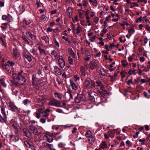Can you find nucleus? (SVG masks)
Returning a JSON list of instances; mask_svg holds the SVG:
<instances>
[{"label": "nucleus", "mask_w": 150, "mask_h": 150, "mask_svg": "<svg viewBox=\"0 0 150 150\" xmlns=\"http://www.w3.org/2000/svg\"><path fill=\"white\" fill-rule=\"evenodd\" d=\"M23 72V71L21 70L18 73H14L12 74V78L13 80L18 81L19 85L24 84L26 81V79L22 75Z\"/></svg>", "instance_id": "1"}, {"label": "nucleus", "mask_w": 150, "mask_h": 150, "mask_svg": "<svg viewBox=\"0 0 150 150\" xmlns=\"http://www.w3.org/2000/svg\"><path fill=\"white\" fill-rule=\"evenodd\" d=\"M1 64L3 68L5 70L8 74L11 75L12 71V69L11 68V66H10L4 60L2 61Z\"/></svg>", "instance_id": "2"}, {"label": "nucleus", "mask_w": 150, "mask_h": 150, "mask_svg": "<svg viewBox=\"0 0 150 150\" xmlns=\"http://www.w3.org/2000/svg\"><path fill=\"white\" fill-rule=\"evenodd\" d=\"M0 107L1 108V113L3 116H2L0 114V122L2 123L6 122L7 119V116L5 111V107L1 106Z\"/></svg>", "instance_id": "3"}, {"label": "nucleus", "mask_w": 150, "mask_h": 150, "mask_svg": "<svg viewBox=\"0 0 150 150\" xmlns=\"http://www.w3.org/2000/svg\"><path fill=\"white\" fill-rule=\"evenodd\" d=\"M28 128L30 130L32 131L33 133L35 134L39 135L41 134L40 132L38 131L37 128L34 125H30L28 126Z\"/></svg>", "instance_id": "4"}, {"label": "nucleus", "mask_w": 150, "mask_h": 150, "mask_svg": "<svg viewBox=\"0 0 150 150\" xmlns=\"http://www.w3.org/2000/svg\"><path fill=\"white\" fill-rule=\"evenodd\" d=\"M32 21L31 19H27L24 18L23 20V21L20 24L22 25V26L25 27L27 25H28L30 24Z\"/></svg>", "instance_id": "5"}, {"label": "nucleus", "mask_w": 150, "mask_h": 150, "mask_svg": "<svg viewBox=\"0 0 150 150\" xmlns=\"http://www.w3.org/2000/svg\"><path fill=\"white\" fill-rule=\"evenodd\" d=\"M8 106L10 108V110L12 112H15L16 110L18 109V108L14 105L13 102H10L8 103Z\"/></svg>", "instance_id": "6"}, {"label": "nucleus", "mask_w": 150, "mask_h": 150, "mask_svg": "<svg viewBox=\"0 0 150 150\" xmlns=\"http://www.w3.org/2000/svg\"><path fill=\"white\" fill-rule=\"evenodd\" d=\"M2 19L3 20H6L10 22L13 20V18L11 15L8 14L7 16L5 15H3L2 16Z\"/></svg>", "instance_id": "7"}, {"label": "nucleus", "mask_w": 150, "mask_h": 150, "mask_svg": "<svg viewBox=\"0 0 150 150\" xmlns=\"http://www.w3.org/2000/svg\"><path fill=\"white\" fill-rule=\"evenodd\" d=\"M56 135V134L54 133L52 136H51L49 134H45V136L46 138V140H47L48 142H51L53 141V138L52 136L54 137Z\"/></svg>", "instance_id": "8"}, {"label": "nucleus", "mask_w": 150, "mask_h": 150, "mask_svg": "<svg viewBox=\"0 0 150 150\" xmlns=\"http://www.w3.org/2000/svg\"><path fill=\"white\" fill-rule=\"evenodd\" d=\"M23 131L24 134L27 137L30 139L32 138V134L29 130L26 129H24Z\"/></svg>", "instance_id": "9"}, {"label": "nucleus", "mask_w": 150, "mask_h": 150, "mask_svg": "<svg viewBox=\"0 0 150 150\" xmlns=\"http://www.w3.org/2000/svg\"><path fill=\"white\" fill-rule=\"evenodd\" d=\"M59 65L62 68H63L65 66V62L63 59L62 56L59 57V58L58 59Z\"/></svg>", "instance_id": "10"}, {"label": "nucleus", "mask_w": 150, "mask_h": 150, "mask_svg": "<svg viewBox=\"0 0 150 150\" xmlns=\"http://www.w3.org/2000/svg\"><path fill=\"white\" fill-rule=\"evenodd\" d=\"M80 75L81 78L84 77L86 75L85 69L83 66H81L80 68Z\"/></svg>", "instance_id": "11"}, {"label": "nucleus", "mask_w": 150, "mask_h": 150, "mask_svg": "<svg viewBox=\"0 0 150 150\" xmlns=\"http://www.w3.org/2000/svg\"><path fill=\"white\" fill-rule=\"evenodd\" d=\"M74 93L72 91L68 89L65 95L67 96H69V100H71L73 99V95Z\"/></svg>", "instance_id": "12"}, {"label": "nucleus", "mask_w": 150, "mask_h": 150, "mask_svg": "<svg viewBox=\"0 0 150 150\" xmlns=\"http://www.w3.org/2000/svg\"><path fill=\"white\" fill-rule=\"evenodd\" d=\"M13 58L16 59L19 56V53L17 50L16 49H13Z\"/></svg>", "instance_id": "13"}, {"label": "nucleus", "mask_w": 150, "mask_h": 150, "mask_svg": "<svg viewBox=\"0 0 150 150\" xmlns=\"http://www.w3.org/2000/svg\"><path fill=\"white\" fill-rule=\"evenodd\" d=\"M82 100H83V96L81 95H78L75 99V101L77 103H79Z\"/></svg>", "instance_id": "14"}, {"label": "nucleus", "mask_w": 150, "mask_h": 150, "mask_svg": "<svg viewBox=\"0 0 150 150\" xmlns=\"http://www.w3.org/2000/svg\"><path fill=\"white\" fill-rule=\"evenodd\" d=\"M97 65V64L95 62H91L89 63V67L91 69L93 70L95 68Z\"/></svg>", "instance_id": "15"}, {"label": "nucleus", "mask_w": 150, "mask_h": 150, "mask_svg": "<svg viewBox=\"0 0 150 150\" xmlns=\"http://www.w3.org/2000/svg\"><path fill=\"white\" fill-rule=\"evenodd\" d=\"M50 110L48 109H46L45 111H44L43 113L42 114L43 117H46L47 118V117L49 115V113L50 112Z\"/></svg>", "instance_id": "16"}, {"label": "nucleus", "mask_w": 150, "mask_h": 150, "mask_svg": "<svg viewBox=\"0 0 150 150\" xmlns=\"http://www.w3.org/2000/svg\"><path fill=\"white\" fill-rule=\"evenodd\" d=\"M23 54L24 57L27 59L29 62H30L32 61V58L29 55H27L25 52H23Z\"/></svg>", "instance_id": "17"}, {"label": "nucleus", "mask_w": 150, "mask_h": 150, "mask_svg": "<svg viewBox=\"0 0 150 150\" xmlns=\"http://www.w3.org/2000/svg\"><path fill=\"white\" fill-rule=\"evenodd\" d=\"M70 82L72 89L74 90H76L77 89L78 87L73 81H71V80L70 79Z\"/></svg>", "instance_id": "18"}, {"label": "nucleus", "mask_w": 150, "mask_h": 150, "mask_svg": "<svg viewBox=\"0 0 150 150\" xmlns=\"http://www.w3.org/2000/svg\"><path fill=\"white\" fill-rule=\"evenodd\" d=\"M48 105L51 106H56V101L55 99H52L48 103Z\"/></svg>", "instance_id": "19"}, {"label": "nucleus", "mask_w": 150, "mask_h": 150, "mask_svg": "<svg viewBox=\"0 0 150 150\" xmlns=\"http://www.w3.org/2000/svg\"><path fill=\"white\" fill-rule=\"evenodd\" d=\"M67 14L69 18H71L72 15V11L70 7H69L67 11Z\"/></svg>", "instance_id": "20"}, {"label": "nucleus", "mask_w": 150, "mask_h": 150, "mask_svg": "<svg viewBox=\"0 0 150 150\" xmlns=\"http://www.w3.org/2000/svg\"><path fill=\"white\" fill-rule=\"evenodd\" d=\"M41 39L44 40L45 43L47 44L49 43V38L47 36H44L41 37Z\"/></svg>", "instance_id": "21"}, {"label": "nucleus", "mask_w": 150, "mask_h": 150, "mask_svg": "<svg viewBox=\"0 0 150 150\" xmlns=\"http://www.w3.org/2000/svg\"><path fill=\"white\" fill-rule=\"evenodd\" d=\"M38 49L41 55H42L44 54L45 55V52L44 49L42 48L40 46H39L38 47Z\"/></svg>", "instance_id": "22"}, {"label": "nucleus", "mask_w": 150, "mask_h": 150, "mask_svg": "<svg viewBox=\"0 0 150 150\" xmlns=\"http://www.w3.org/2000/svg\"><path fill=\"white\" fill-rule=\"evenodd\" d=\"M24 143L25 145L28 148H30L32 147L33 145L30 142H28L26 141L24 142Z\"/></svg>", "instance_id": "23"}, {"label": "nucleus", "mask_w": 150, "mask_h": 150, "mask_svg": "<svg viewBox=\"0 0 150 150\" xmlns=\"http://www.w3.org/2000/svg\"><path fill=\"white\" fill-rule=\"evenodd\" d=\"M83 84L85 87H88L90 85V82L88 80L86 79L84 81Z\"/></svg>", "instance_id": "24"}, {"label": "nucleus", "mask_w": 150, "mask_h": 150, "mask_svg": "<svg viewBox=\"0 0 150 150\" xmlns=\"http://www.w3.org/2000/svg\"><path fill=\"white\" fill-rule=\"evenodd\" d=\"M13 80V81H11V83L13 86L16 87L18 86L19 84L18 82V81H16L14 80Z\"/></svg>", "instance_id": "25"}, {"label": "nucleus", "mask_w": 150, "mask_h": 150, "mask_svg": "<svg viewBox=\"0 0 150 150\" xmlns=\"http://www.w3.org/2000/svg\"><path fill=\"white\" fill-rule=\"evenodd\" d=\"M0 83L4 87H6L7 85L5 83V80L4 79L2 78L0 79Z\"/></svg>", "instance_id": "26"}, {"label": "nucleus", "mask_w": 150, "mask_h": 150, "mask_svg": "<svg viewBox=\"0 0 150 150\" xmlns=\"http://www.w3.org/2000/svg\"><path fill=\"white\" fill-rule=\"evenodd\" d=\"M8 24V23H4L2 24V25L1 26V28L4 30H6L7 28V25Z\"/></svg>", "instance_id": "27"}, {"label": "nucleus", "mask_w": 150, "mask_h": 150, "mask_svg": "<svg viewBox=\"0 0 150 150\" xmlns=\"http://www.w3.org/2000/svg\"><path fill=\"white\" fill-rule=\"evenodd\" d=\"M50 144H49L46 142H43L42 143V145L43 146L49 148L50 146H51Z\"/></svg>", "instance_id": "28"}, {"label": "nucleus", "mask_w": 150, "mask_h": 150, "mask_svg": "<svg viewBox=\"0 0 150 150\" xmlns=\"http://www.w3.org/2000/svg\"><path fill=\"white\" fill-rule=\"evenodd\" d=\"M51 54L52 58H55V59L56 58V51L53 50V51H52V52Z\"/></svg>", "instance_id": "29"}, {"label": "nucleus", "mask_w": 150, "mask_h": 150, "mask_svg": "<svg viewBox=\"0 0 150 150\" xmlns=\"http://www.w3.org/2000/svg\"><path fill=\"white\" fill-rule=\"evenodd\" d=\"M16 135H15L14 136V141L15 142H18L19 140V135L18 134V132H16Z\"/></svg>", "instance_id": "30"}, {"label": "nucleus", "mask_w": 150, "mask_h": 150, "mask_svg": "<svg viewBox=\"0 0 150 150\" xmlns=\"http://www.w3.org/2000/svg\"><path fill=\"white\" fill-rule=\"evenodd\" d=\"M68 51L69 53L73 56V57L74 58L75 57V54L72 49L71 48H69L68 49Z\"/></svg>", "instance_id": "31"}, {"label": "nucleus", "mask_w": 150, "mask_h": 150, "mask_svg": "<svg viewBox=\"0 0 150 150\" xmlns=\"http://www.w3.org/2000/svg\"><path fill=\"white\" fill-rule=\"evenodd\" d=\"M95 83L96 82H95L94 81L91 80V87L92 88H95L96 86Z\"/></svg>", "instance_id": "32"}, {"label": "nucleus", "mask_w": 150, "mask_h": 150, "mask_svg": "<svg viewBox=\"0 0 150 150\" xmlns=\"http://www.w3.org/2000/svg\"><path fill=\"white\" fill-rule=\"evenodd\" d=\"M96 86L98 87L101 86L102 84V82L100 80H97L96 82Z\"/></svg>", "instance_id": "33"}, {"label": "nucleus", "mask_w": 150, "mask_h": 150, "mask_svg": "<svg viewBox=\"0 0 150 150\" xmlns=\"http://www.w3.org/2000/svg\"><path fill=\"white\" fill-rule=\"evenodd\" d=\"M23 39L25 42L27 44H29L30 43V42L28 41L27 38L25 35H23L22 37Z\"/></svg>", "instance_id": "34"}, {"label": "nucleus", "mask_w": 150, "mask_h": 150, "mask_svg": "<svg viewBox=\"0 0 150 150\" xmlns=\"http://www.w3.org/2000/svg\"><path fill=\"white\" fill-rule=\"evenodd\" d=\"M85 135L87 137H90L92 135L91 132L90 131H88L86 133Z\"/></svg>", "instance_id": "35"}, {"label": "nucleus", "mask_w": 150, "mask_h": 150, "mask_svg": "<svg viewBox=\"0 0 150 150\" xmlns=\"http://www.w3.org/2000/svg\"><path fill=\"white\" fill-rule=\"evenodd\" d=\"M81 30V28L80 27V26L79 24L78 25V26L77 27V28L76 29V33L77 34H79L80 33V31Z\"/></svg>", "instance_id": "36"}, {"label": "nucleus", "mask_w": 150, "mask_h": 150, "mask_svg": "<svg viewBox=\"0 0 150 150\" xmlns=\"http://www.w3.org/2000/svg\"><path fill=\"white\" fill-rule=\"evenodd\" d=\"M7 63L10 65V66H11V68H12V67L14 65L15 63L12 61L8 60L7 61Z\"/></svg>", "instance_id": "37"}, {"label": "nucleus", "mask_w": 150, "mask_h": 150, "mask_svg": "<svg viewBox=\"0 0 150 150\" xmlns=\"http://www.w3.org/2000/svg\"><path fill=\"white\" fill-rule=\"evenodd\" d=\"M128 32L129 33L131 34V35H130L131 36L132 34H133L135 32V30L134 28H131L128 30Z\"/></svg>", "instance_id": "38"}, {"label": "nucleus", "mask_w": 150, "mask_h": 150, "mask_svg": "<svg viewBox=\"0 0 150 150\" xmlns=\"http://www.w3.org/2000/svg\"><path fill=\"white\" fill-rule=\"evenodd\" d=\"M100 74L102 76H104L105 75V73L104 69H101L100 70Z\"/></svg>", "instance_id": "39"}, {"label": "nucleus", "mask_w": 150, "mask_h": 150, "mask_svg": "<svg viewBox=\"0 0 150 150\" xmlns=\"http://www.w3.org/2000/svg\"><path fill=\"white\" fill-rule=\"evenodd\" d=\"M68 61L70 64H73V59L70 56L68 57Z\"/></svg>", "instance_id": "40"}, {"label": "nucleus", "mask_w": 150, "mask_h": 150, "mask_svg": "<svg viewBox=\"0 0 150 150\" xmlns=\"http://www.w3.org/2000/svg\"><path fill=\"white\" fill-rule=\"evenodd\" d=\"M145 139L144 138H143L142 139H140L139 140V142H141V144L142 145H143L145 144Z\"/></svg>", "instance_id": "41"}, {"label": "nucleus", "mask_w": 150, "mask_h": 150, "mask_svg": "<svg viewBox=\"0 0 150 150\" xmlns=\"http://www.w3.org/2000/svg\"><path fill=\"white\" fill-rule=\"evenodd\" d=\"M41 18L42 20L45 21L47 19V17L45 15H43L41 16Z\"/></svg>", "instance_id": "42"}, {"label": "nucleus", "mask_w": 150, "mask_h": 150, "mask_svg": "<svg viewBox=\"0 0 150 150\" xmlns=\"http://www.w3.org/2000/svg\"><path fill=\"white\" fill-rule=\"evenodd\" d=\"M107 147V145L105 142H103L102 143L101 147L102 148L104 149L106 148Z\"/></svg>", "instance_id": "43"}, {"label": "nucleus", "mask_w": 150, "mask_h": 150, "mask_svg": "<svg viewBox=\"0 0 150 150\" xmlns=\"http://www.w3.org/2000/svg\"><path fill=\"white\" fill-rule=\"evenodd\" d=\"M143 94L144 97L147 98H150V95H148L147 93L145 91L143 92Z\"/></svg>", "instance_id": "44"}, {"label": "nucleus", "mask_w": 150, "mask_h": 150, "mask_svg": "<svg viewBox=\"0 0 150 150\" xmlns=\"http://www.w3.org/2000/svg\"><path fill=\"white\" fill-rule=\"evenodd\" d=\"M108 77L110 78V81L111 82H113L115 80V77H114L112 76L111 75H108Z\"/></svg>", "instance_id": "45"}, {"label": "nucleus", "mask_w": 150, "mask_h": 150, "mask_svg": "<svg viewBox=\"0 0 150 150\" xmlns=\"http://www.w3.org/2000/svg\"><path fill=\"white\" fill-rule=\"evenodd\" d=\"M65 146V144L62 143H60L58 144V146L59 148H64Z\"/></svg>", "instance_id": "46"}, {"label": "nucleus", "mask_w": 150, "mask_h": 150, "mask_svg": "<svg viewBox=\"0 0 150 150\" xmlns=\"http://www.w3.org/2000/svg\"><path fill=\"white\" fill-rule=\"evenodd\" d=\"M132 4H133V5H131L130 6V8H134L135 6H136L137 7L139 6L135 2L132 3Z\"/></svg>", "instance_id": "47"}, {"label": "nucleus", "mask_w": 150, "mask_h": 150, "mask_svg": "<svg viewBox=\"0 0 150 150\" xmlns=\"http://www.w3.org/2000/svg\"><path fill=\"white\" fill-rule=\"evenodd\" d=\"M88 95L90 96V99H91L93 100H94V98L93 97V96H92L91 95V91H90V92H88Z\"/></svg>", "instance_id": "48"}, {"label": "nucleus", "mask_w": 150, "mask_h": 150, "mask_svg": "<svg viewBox=\"0 0 150 150\" xmlns=\"http://www.w3.org/2000/svg\"><path fill=\"white\" fill-rule=\"evenodd\" d=\"M30 52L32 53L33 55H35L36 52L34 49H32L30 50Z\"/></svg>", "instance_id": "49"}, {"label": "nucleus", "mask_w": 150, "mask_h": 150, "mask_svg": "<svg viewBox=\"0 0 150 150\" xmlns=\"http://www.w3.org/2000/svg\"><path fill=\"white\" fill-rule=\"evenodd\" d=\"M23 103L24 105H27L28 104V103H30V102H29L28 101V100L27 99H25L23 101Z\"/></svg>", "instance_id": "50"}, {"label": "nucleus", "mask_w": 150, "mask_h": 150, "mask_svg": "<svg viewBox=\"0 0 150 150\" xmlns=\"http://www.w3.org/2000/svg\"><path fill=\"white\" fill-rule=\"evenodd\" d=\"M54 33H55V32ZM55 35H56L55 34H53L52 35V38L54 40L55 44L56 45V40L55 38Z\"/></svg>", "instance_id": "51"}, {"label": "nucleus", "mask_w": 150, "mask_h": 150, "mask_svg": "<svg viewBox=\"0 0 150 150\" xmlns=\"http://www.w3.org/2000/svg\"><path fill=\"white\" fill-rule=\"evenodd\" d=\"M62 38L66 41H67L69 43H70V42L68 38L66 37L65 36H63Z\"/></svg>", "instance_id": "52"}, {"label": "nucleus", "mask_w": 150, "mask_h": 150, "mask_svg": "<svg viewBox=\"0 0 150 150\" xmlns=\"http://www.w3.org/2000/svg\"><path fill=\"white\" fill-rule=\"evenodd\" d=\"M71 28L72 30L73 31V33L74 34H75V25H74L73 24V23H72L71 25Z\"/></svg>", "instance_id": "53"}, {"label": "nucleus", "mask_w": 150, "mask_h": 150, "mask_svg": "<svg viewBox=\"0 0 150 150\" xmlns=\"http://www.w3.org/2000/svg\"><path fill=\"white\" fill-rule=\"evenodd\" d=\"M133 81L132 80V79H130L127 82V83L128 85H129L130 84H131L132 83Z\"/></svg>", "instance_id": "54"}, {"label": "nucleus", "mask_w": 150, "mask_h": 150, "mask_svg": "<svg viewBox=\"0 0 150 150\" xmlns=\"http://www.w3.org/2000/svg\"><path fill=\"white\" fill-rule=\"evenodd\" d=\"M96 38V35H94L90 39V40L91 42H93L94 40Z\"/></svg>", "instance_id": "55"}, {"label": "nucleus", "mask_w": 150, "mask_h": 150, "mask_svg": "<svg viewBox=\"0 0 150 150\" xmlns=\"http://www.w3.org/2000/svg\"><path fill=\"white\" fill-rule=\"evenodd\" d=\"M57 97L60 100H61L62 98V95L60 94L59 93H57Z\"/></svg>", "instance_id": "56"}, {"label": "nucleus", "mask_w": 150, "mask_h": 150, "mask_svg": "<svg viewBox=\"0 0 150 150\" xmlns=\"http://www.w3.org/2000/svg\"><path fill=\"white\" fill-rule=\"evenodd\" d=\"M145 60V58L143 57H141L139 58V60L141 62H144Z\"/></svg>", "instance_id": "57"}, {"label": "nucleus", "mask_w": 150, "mask_h": 150, "mask_svg": "<svg viewBox=\"0 0 150 150\" xmlns=\"http://www.w3.org/2000/svg\"><path fill=\"white\" fill-rule=\"evenodd\" d=\"M40 121L42 123H44L46 122V119L43 118H42L40 119Z\"/></svg>", "instance_id": "58"}, {"label": "nucleus", "mask_w": 150, "mask_h": 150, "mask_svg": "<svg viewBox=\"0 0 150 150\" xmlns=\"http://www.w3.org/2000/svg\"><path fill=\"white\" fill-rule=\"evenodd\" d=\"M30 38L33 40H35L36 38V36H35L33 34L31 36Z\"/></svg>", "instance_id": "59"}, {"label": "nucleus", "mask_w": 150, "mask_h": 150, "mask_svg": "<svg viewBox=\"0 0 150 150\" xmlns=\"http://www.w3.org/2000/svg\"><path fill=\"white\" fill-rule=\"evenodd\" d=\"M90 56L89 55L87 56L86 58H84V59L86 61H88L90 59Z\"/></svg>", "instance_id": "60"}, {"label": "nucleus", "mask_w": 150, "mask_h": 150, "mask_svg": "<svg viewBox=\"0 0 150 150\" xmlns=\"http://www.w3.org/2000/svg\"><path fill=\"white\" fill-rule=\"evenodd\" d=\"M99 20V18L98 17H95L94 19V22L96 23H98Z\"/></svg>", "instance_id": "61"}, {"label": "nucleus", "mask_w": 150, "mask_h": 150, "mask_svg": "<svg viewBox=\"0 0 150 150\" xmlns=\"http://www.w3.org/2000/svg\"><path fill=\"white\" fill-rule=\"evenodd\" d=\"M26 34L27 35H28V34L29 35V36L30 37L33 34L32 33L30 32H29V31H27L26 32Z\"/></svg>", "instance_id": "62"}, {"label": "nucleus", "mask_w": 150, "mask_h": 150, "mask_svg": "<svg viewBox=\"0 0 150 150\" xmlns=\"http://www.w3.org/2000/svg\"><path fill=\"white\" fill-rule=\"evenodd\" d=\"M58 72V73H57V74L59 75H60L61 74V71L57 67V72Z\"/></svg>", "instance_id": "63"}, {"label": "nucleus", "mask_w": 150, "mask_h": 150, "mask_svg": "<svg viewBox=\"0 0 150 150\" xmlns=\"http://www.w3.org/2000/svg\"><path fill=\"white\" fill-rule=\"evenodd\" d=\"M50 150H55V149L54 148L52 145L51 144V146H50L48 148Z\"/></svg>", "instance_id": "64"}]
</instances>
